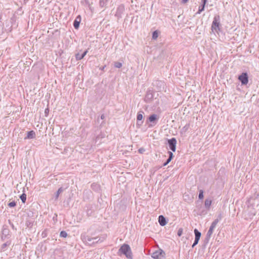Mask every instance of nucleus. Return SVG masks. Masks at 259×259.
<instances>
[{"instance_id": "30", "label": "nucleus", "mask_w": 259, "mask_h": 259, "mask_svg": "<svg viewBox=\"0 0 259 259\" xmlns=\"http://www.w3.org/2000/svg\"><path fill=\"white\" fill-rule=\"evenodd\" d=\"M182 233H183V229L182 228H180L179 229L177 234L179 236H181L182 234Z\"/></svg>"}, {"instance_id": "21", "label": "nucleus", "mask_w": 259, "mask_h": 259, "mask_svg": "<svg viewBox=\"0 0 259 259\" xmlns=\"http://www.w3.org/2000/svg\"><path fill=\"white\" fill-rule=\"evenodd\" d=\"M203 197V191L202 190H200L199 191L198 198L199 199H202Z\"/></svg>"}, {"instance_id": "14", "label": "nucleus", "mask_w": 259, "mask_h": 259, "mask_svg": "<svg viewBox=\"0 0 259 259\" xmlns=\"http://www.w3.org/2000/svg\"><path fill=\"white\" fill-rule=\"evenodd\" d=\"M35 137V133L33 131H29L27 133V137L25 139H31L34 138Z\"/></svg>"}, {"instance_id": "25", "label": "nucleus", "mask_w": 259, "mask_h": 259, "mask_svg": "<svg viewBox=\"0 0 259 259\" xmlns=\"http://www.w3.org/2000/svg\"><path fill=\"white\" fill-rule=\"evenodd\" d=\"M168 155H169L168 158H169V160H171V159L173 158V157L174 156L172 152H171L170 151H168Z\"/></svg>"}, {"instance_id": "16", "label": "nucleus", "mask_w": 259, "mask_h": 259, "mask_svg": "<svg viewBox=\"0 0 259 259\" xmlns=\"http://www.w3.org/2000/svg\"><path fill=\"white\" fill-rule=\"evenodd\" d=\"M88 51H84L82 54H80L79 53H77L75 55V57L76 60H79L82 59L87 54Z\"/></svg>"}, {"instance_id": "32", "label": "nucleus", "mask_w": 259, "mask_h": 259, "mask_svg": "<svg viewBox=\"0 0 259 259\" xmlns=\"http://www.w3.org/2000/svg\"><path fill=\"white\" fill-rule=\"evenodd\" d=\"M223 218V216L222 214V213H220L217 217V219L220 221H221Z\"/></svg>"}, {"instance_id": "26", "label": "nucleus", "mask_w": 259, "mask_h": 259, "mask_svg": "<svg viewBox=\"0 0 259 259\" xmlns=\"http://www.w3.org/2000/svg\"><path fill=\"white\" fill-rule=\"evenodd\" d=\"M219 222V221L217 219H216L212 222L211 225H212L213 226L216 227Z\"/></svg>"}, {"instance_id": "19", "label": "nucleus", "mask_w": 259, "mask_h": 259, "mask_svg": "<svg viewBox=\"0 0 259 259\" xmlns=\"http://www.w3.org/2000/svg\"><path fill=\"white\" fill-rule=\"evenodd\" d=\"M158 36V31L157 30H155L152 33V39H156Z\"/></svg>"}, {"instance_id": "38", "label": "nucleus", "mask_w": 259, "mask_h": 259, "mask_svg": "<svg viewBox=\"0 0 259 259\" xmlns=\"http://www.w3.org/2000/svg\"><path fill=\"white\" fill-rule=\"evenodd\" d=\"M189 124L188 125H186L184 127V128H186V130L188 128V126H189Z\"/></svg>"}, {"instance_id": "39", "label": "nucleus", "mask_w": 259, "mask_h": 259, "mask_svg": "<svg viewBox=\"0 0 259 259\" xmlns=\"http://www.w3.org/2000/svg\"><path fill=\"white\" fill-rule=\"evenodd\" d=\"M104 68H105V66L103 67L102 69L103 70L104 69Z\"/></svg>"}, {"instance_id": "23", "label": "nucleus", "mask_w": 259, "mask_h": 259, "mask_svg": "<svg viewBox=\"0 0 259 259\" xmlns=\"http://www.w3.org/2000/svg\"><path fill=\"white\" fill-rule=\"evenodd\" d=\"M79 22L77 21L76 20H75L73 23V25H74V28L76 29H77L79 27Z\"/></svg>"}, {"instance_id": "7", "label": "nucleus", "mask_w": 259, "mask_h": 259, "mask_svg": "<svg viewBox=\"0 0 259 259\" xmlns=\"http://www.w3.org/2000/svg\"><path fill=\"white\" fill-rule=\"evenodd\" d=\"M158 118H159L157 114H152L150 115L149 116L148 120H147V122L149 121L151 123H152L153 124L149 125V127H152L153 125H155L157 123Z\"/></svg>"}, {"instance_id": "40", "label": "nucleus", "mask_w": 259, "mask_h": 259, "mask_svg": "<svg viewBox=\"0 0 259 259\" xmlns=\"http://www.w3.org/2000/svg\"><path fill=\"white\" fill-rule=\"evenodd\" d=\"M131 253H132L131 252ZM130 258H131V259H132V256H131V255Z\"/></svg>"}, {"instance_id": "28", "label": "nucleus", "mask_w": 259, "mask_h": 259, "mask_svg": "<svg viewBox=\"0 0 259 259\" xmlns=\"http://www.w3.org/2000/svg\"><path fill=\"white\" fill-rule=\"evenodd\" d=\"M8 205L10 207H14L15 205H16V203L15 201H12L11 202H10L9 204H8Z\"/></svg>"}, {"instance_id": "35", "label": "nucleus", "mask_w": 259, "mask_h": 259, "mask_svg": "<svg viewBox=\"0 0 259 259\" xmlns=\"http://www.w3.org/2000/svg\"><path fill=\"white\" fill-rule=\"evenodd\" d=\"M7 246V244L6 243H4L2 245V248H4L5 247Z\"/></svg>"}, {"instance_id": "33", "label": "nucleus", "mask_w": 259, "mask_h": 259, "mask_svg": "<svg viewBox=\"0 0 259 259\" xmlns=\"http://www.w3.org/2000/svg\"><path fill=\"white\" fill-rule=\"evenodd\" d=\"M188 1V0H182V3L183 4H186V3H187Z\"/></svg>"}, {"instance_id": "24", "label": "nucleus", "mask_w": 259, "mask_h": 259, "mask_svg": "<svg viewBox=\"0 0 259 259\" xmlns=\"http://www.w3.org/2000/svg\"><path fill=\"white\" fill-rule=\"evenodd\" d=\"M114 66L116 68H120L122 66V64L119 62H116L114 63Z\"/></svg>"}, {"instance_id": "13", "label": "nucleus", "mask_w": 259, "mask_h": 259, "mask_svg": "<svg viewBox=\"0 0 259 259\" xmlns=\"http://www.w3.org/2000/svg\"><path fill=\"white\" fill-rule=\"evenodd\" d=\"M215 227L213 226L212 225H211V226L207 233V234H206L207 241H209V240L210 239V238L213 233V229L215 228Z\"/></svg>"}, {"instance_id": "37", "label": "nucleus", "mask_w": 259, "mask_h": 259, "mask_svg": "<svg viewBox=\"0 0 259 259\" xmlns=\"http://www.w3.org/2000/svg\"><path fill=\"white\" fill-rule=\"evenodd\" d=\"M204 243H205V244H207V243H208V241H207V239H206V238H205V240H204Z\"/></svg>"}, {"instance_id": "27", "label": "nucleus", "mask_w": 259, "mask_h": 259, "mask_svg": "<svg viewBox=\"0 0 259 259\" xmlns=\"http://www.w3.org/2000/svg\"><path fill=\"white\" fill-rule=\"evenodd\" d=\"M145 149L142 147V148H140V149H139L138 150V152L140 154H143L145 152Z\"/></svg>"}, {"instance_id": "20", "label": "nucleus", "mask_w": 259, "mask_h": 259, "mask_svg": "<svg viewBox=\"0 0 259 259\" xmlns=\"http://www.w3.org/2000/svg\"><path fill=\"white\" fill-rule=\"evenodd\" d=\"M23 203H25L26 200V195L25 194H22L20 197Z\"/></svg>"}, {"instance_id": "34", "label": "nucleus", "mask_w": 259, "mask_h": 259, "mask_svg": "<svg viewBox=\"0 0 259 259\" xmlns=\"http://www.w3.org/2000/svg\"><path fill=\"white\" fill-rule=\"evenodd\" d=\"M105 115H104V114H102V115H101V118L102 119H104L105 118Z\"/></svg>"}, {"instance_id": "6", "label": "nucleus", "mask_w": 259, "mask_h": 259, "mask_svg": "<svg viewBox=\"0 0 259 259\" xmlns=\"http://www.w3.org/2000/svg\"><path fill=\"white\" fill-rule=\"evenodd\" d=\"M153 85L155 87L158 92H160L164 90L165 83L161 80H155L153 82Z\"/></svg>"}, {"instance_id": "8", "label": "nucleus", "mask_w": 259, "mask_h": 259, "mask_svg": "<svg viewBox=\"0 0 259 259\" xmlns=\"http://www.w3.org/2000/svg\"><path fill=\"white\" fill-rule=\"evenodd\" d=\"M167 144L169 149L173 152H175L176 150L177 140L175 138H172L167 140Z\"/></svg>"}, {"instance_id": "11", "label": "nucleus", "mask_w": 259, "mask_h": 259, "mask_svg": "<svg viewBox=\"0 0 259 259\" xmlns=\"http://www.w3.org/2000/svg\"><path fill=\"white\" fill-rule=\"evenodd\" d=\"M207 2V0H201V5L199 7L198 11L196 14H200L202 11L204 10L205 6Z\"/></svg>"}, {"instance_id": "3", "label": "nucleus", "mask_w": 259, "mask_h": 259, "mask_svg": "<svg viewBox=\"0 0 259 259\" xmlns=\"http://www.w3.org/2000/svg\"><path fill=\"white\" fill-rule=\"evenodd\" d=\"M83 239L84 242L90 245L97 243L100 240V238L99 237H92L89 236L84 237Z\"/></svg>"}, {"instance_id": "17", "label": "nucleus", "mask_w": 259, "mask_h": 259, "mask_svg": "<svg viewBox=\"0 0 259 259\" xmlns=\"http://www.w3.org/2000/svg\"><path fill=\"white\" fill-rule=\"evenodd\" d=\"M194 234H195V239L200 240L201 234V233L197 229H194Z\"/></svg>"}, {"instance_id": "9", "label": "nucleus", "mask_w": 259, "mask_h": 259, "mask_svg": "<svg viewBox=\"0 0 259 259\" xmlns=\"http://www.w3.org/2000/svg\"><path fill=\"white\" fill-rule=\"evenodd\" d=\"M154 98L153 92L152 90H148L145 97L144 100L146 103H150L152 101Z\"/></svg>"}, {"instance_id": "29", "label": "nucleus", "mask_w": 259, "mask_h": 259, "mask_svg": "<svg viewBox=\"0 0 259 259\" xmlns=\"http://www.w3.org/2000/svg\"><path fill=\"white\" fill-rule=\"evenodd\" d=\"M199 241V240L195 239V240L194 241L193 244H192V247L193 248L195 246H196L198 243Z\"/></svg>"}, {"instance_id": "1", "label": "nucleus", "mask_w": 259, "mask_h": 259, "mask_svg": "<svg viewBox=\"0 0 259 259\" xmlns=\"http://www.w3.org/2000/svg\"><path fill=\"white\" fill-rule=\"evenodd\" d=\"M222 24H221L220 16L218 14L214 15L213 21L211 26V29L212 32L218 34L221 31Z\"/></svg>"}, {"instance_id": "18", "label": "nucleus", "mask_w": 259, "mask_h": 259, "mask_svg": "<svg viewBox=\"0 0 259 259\" xmlns=\"http://www.w3.org/2000/svg\"><path fill=\"white\" fill-rule=\"evenodd\" d=\"M64 190V189L62 187H60L57 191L56 195H55V198L56 199H57L59 196L60 194L62 193Z\"/></svg>"}, {"instance_id": "12", "label": "nucleus", "mask_w": 259, "mask_h": 259, "mask_svg": "<svg viewBox=\"0 0 259 259\" xmlns=\"http://www.w3.org/2000/svg\"><path fill=\"white\" fill-rule=\"evenodd\" d=\"M158 222L161 226H164L167 224V221L165 218L162 215L159 216Z\"/></svg>"}, {"instance_id": "10", "label": "nucleus", "mask_w": 259, "mask_h": 259, "mask_svg": "<svg viewBox=\"0 0 259 259\" xmlns=\"http://www.w3.org/2000/svg\"><path fill=\"white\" fill-rule=\"evenodd\" d=\"M144 112L143 111H140L138 113L137 116V124L138 126H140L143 123V114Z\"/></svg>"}, {"instance_id": "31", "label": "nucleus", "mask_w": 259, "mask_h": 259, "mask_svg": "<svg viewBox=\"0 0 259 259\" xmlns=\"http://www.w3.org/2000/svg\"><path fill=\"white\" fill-rule=\"evenodd\" d=\"M171 161V160H169V158H167L166 160V161L163 163V165L164 166H166L167 164H168V163H169L170 162V161Z\"/></svg>"}, {"instance_id": "5", "label": "nucleus", "mask_w": 259, "mask_h": 259, "mask_svg": "<svg viewBox=\"0 0 259 259\" xmlns=\"http://www.w3.org/2000/svg\"><path fill=\"white\" fill-rule=\"evenodd\" d=\"M238 80L243 85H246L248 82V76L247 72H243L238 77Z\"/></svg>"}, {"instance_id": "4", "label": "nucleus", "mask_w": 259, "mask_h": 259, "mask_svg": "<svg viewBox=\"0 0 259 259\" xmlns=\"http://www.w3.org/2000/svg\"><path fill=\"white\" fill-rule=\"evenodd\" d=\"M130 247L128 245L124 244L122 245L120 249H119L118 252L120 254H124L127 257H129L130 256V252H129Z\"/></svg>"}, {"instance_id": "2", "label": "nucleus", "mask_w": 259, "mask_h": 259, "mask_svg": "<svg viewBox=\"0 0 259 259\" xmlns=\"http://www.w3.org/2000/svg\"><path fill=\"white\" fill-rule=\"evenodd\" d=\"M165 252L163 250L159 249L153 252L151 256L155 259H165Z\"/></svg>"}, {"instance_id": "15", "label": "nucleus", "mask_w": 259, "mask_h": 259, "mask_svg": "<svg viewBox=\"0 0 259 259\" xmlns=\"http://www.w3.org/2000/svg\"><path fill=\"white\" fill-rule=\"evenodd\" d=\"M212 203V200L210 199H206L204 202L205 207L207 210H209Z\"/></svg>"}, {"instance_id": "22", "label": "nucleus", "mask_w": 259, "mask_h": 259, "mask_svg": "<svg viewBox=\"0 0 259 259\" xmlns=\"http://www.w3.org/2000/svg\"><path fill=\"white\" fill-rule=\"evenodd\" d=\"M60 236L61 237L65 238L67 236V233L65 231H62L60 232Z\"/></svg>"}, {"instance_id": "36", "label": "nucleus", "mask_w": 259, "mask_h": 259, "mask_svg": "<svg viewBox=\"0 0 259 259\" xmlns=\"http://www.w3.org/2000/svg\"><path fill=\"white\" fill-rule=\"evenodd\" d=\"M45 112L46 114H47L49 112V109L48 108L46 109Z\"/></svg>"}]
</instances>
